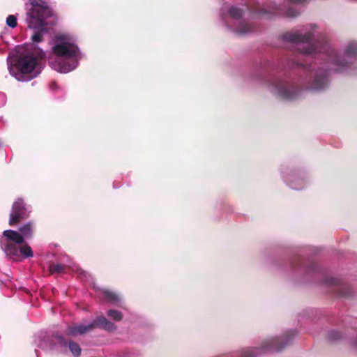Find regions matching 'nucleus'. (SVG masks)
Wrapping results in <instances>:
<instances>
[{"mask_svg":"<svg viewBox=\"0 0 357 357\" xmlns=\"http://www.w3.org/2000/svg\"><path fill=\"white\" fill-rule=\"evenodd\" d=\"M286 41L294 43L296 49L304 55H310L317 52H324V66L326 68L317 69L315 64L303 65L296 63V66H302V73L298 82L290 84L283 79H277L272 82L271 86L273 92L280 98L286 100L296 99L300 91L303 89L321 90L327 87L328 72L331 70L338 71L340 68L347 66V62L341 59L336 51L331 49L325 37L321 38L317 44H312L310 41L312 38V33L307 31L303 34L299 31L287 32L283 36Z\"/></svg>","mask_w":357,"mask_h":357,"instance_id":"obj_1","label":"nucleus"},{"mask_svg":"<svg viewBox=\"0 0 357 357\" xmlns=\"http://www.w3.org/2000/svg\"><path fill=\"white\" fill-rule=\"evenodd\" d=\"M29 4L28 26L33 30L31 40L40 43L43 40V35L47 33L46 20L52 15V11L44 0H31Z\"/></svg>","mask_w":357,"mask_h":357,"instance_id":"obj_2","label":"nucleus"},{"mask_svg":"<svg viewBox=\"0 0 357 357\" xmlns=\"http://www.w3.org/2000/svg\"><path fill=\"white\" fill-rule=\"evenodd\" d=\"M52 51L58 56H63L66 59H71L72 64H66L64 63V59H59V66L57 70L61 73H68L75 68L79 59V50L77 45L70 43H61L54 45Z\"/></svg>","mask_w":357,"mask_h":357,"instance_id":"obj_3","label":"nucleus"},{"mask_svg":"<svg viewBox=\"0 0 357 357\" xmlns=\"http://www.w3.org/2000/svg\"><path fill=\"white\" fill-rule=\"evenodd\" d=\"M296 335L294 331L287 332L282 340L281 337H275L267 340L264 342L262 347L259 348H248L242 351L241 357H255L260 350L266 351H280L285 346H287L290 340Z\"/></svg>","mask_w":357,"mask_h":357,"instance_id":"obj_4","label":"nucleus"},{"mask_svg":"<svg viewBox=\"0 0 357 357\" xmlns=\"http://www.w3.org/2000/svg\"><path fill=\"white\" fill-rule=\"evenodd\" d=\"M29 211L24 200L21 198L16 199L12 206V210L9 217V225L13 226L20 221L27 218Z\"/></svg>","mask_w":357,"mask_h":357,"instance_id":"obj_5","label":"nucleus"},{"mask_svg":"<svg viewBox=\"0 0 357 357\" xmlns=\"http://www.w3.org/2000/svg\"><path fill=\"white\" fill-rule=\"evenodd\" d=\"M37 65V59L32 54L28 53L18 57L15 67L21 73V76L33 73Z\"/></svg>","mask_w":357,"mask_h":357,"instance_id":"obj_6","label":"nucleus"},{"mask_svg":"<svg viewBox=\"0 0 357 357\" xmlns=\"http://www.w3.org/2000/svg\"><path fill=\"white\" fill-rule=\"evenodd\" d=\"M54 339L56 342L61 347H68L70 351L73 354L75 357H79L81 355V347L80 346L75 342L69 341L68 342L63 336L56 334L54 335Z\"/></svg>","mask_w":357,"mask_h":357,"instance_id":"obj_7","label":"nucleus"},{"mask_svg":"<svg viewBox=\"0 0 357 357\" xmlns=\"http://www.w3.org/2000/svg\"><path fill=\"white\" fill-rule=\"evenodd\" d=\"M91 325H93V330L96 328H100L105 331L112 332L116 329V325L108 321L103 316L96 317V318L91 323Z\"/></svg>","mask_w":357,"mask_h":357,"instance_id":"obj_8","label":"nucleus"},{"mask_svg":"<svg viewBox=\"0 0 357 357\" xmlns=\"http://www.w3.org/2000/svg\"><path fill=\"white\" fill-rule=\"evenodd\" d=\"M93 331V325L91 323L88 325L69 326L66 328V333L68 336H77L85 334Z\"/></svg>","mask_w":357,"mask_h":357,"instance_id":"obj_9","label":"nucleus"},{"mask_svg":"<svg viewBox=\"0 0 357 357\" xmlns=\"http://www.w3.org/2000/svg\"><path fill=\"white\" fill-rule=\"evenodd\" d=\"M3 235L6 236L10 242H13L15 244L21 245L24 243V238L21 234L13 230H6L3 231Z\"/></svg>","mask_w":357,"mask_h":357,"instance_id":"obj_10","label":"nucleus"},{"mask_svg":"<svg viewBox=\"0 0 357 357\" xmlns=\"http://www.w3.org/2000/svg\"><path fill=\"white\" fill-rule=\"evenodd\" d=\"M20 233L24 238H31L33 234V225L32 222H28L22 225L19 229Z\"/></svg>","mask_w":357,"mask_h":357,"instance_id":"obj_11","label":"nucleus"},{"mask_svg":"<svg viewBox=\"0 0 357 357\" xmlns=\"http://www.w3.org/2000/svg\"><path fill=\"white\" fill-rule=\"evenodd\" d=\"M345 55L351 58L357 57V43L350 42L347 45L345 49Z\"/></svg>","mask_w":357,"mask_h":357,"instance_id":"obj_12","label":"nucleus"},{"mask_svg":"<svg viewBox=\"0 0 357 357\" xmlns=\"http://www.w3.org/2000/svg\"><path fill=\"white\" fill-rule=\"evenodd\" d=\"M102 292L105 299L110 303H116L120 301L119 295L114 291L104 289L102 291Z\"/></svg>","mask_w":357,"mask_h":357,"instance_id":"obj_13","label":"nucleus"},{"mask_svg":"<svg viewBox=\"0 0 357 357\" xmlns=\"http://www.w3.org/2000/svg\"><path fill=\"white\" fill-rule=\"evenodd\" d=\"M6 252L10 256H18L20 248L15 243L8 242L6 245Z\"/></svg>","mask_w":357,"mask_h":357,"instance_id":"obj_14","label":"nucleus"},{"mask_svg":"<svg viewBox=\"0 0 357 357\" xmlns=\"http://www.w3.org/2000/svg\"><path fill=\"white\" fill-rule=\"evenodd\" d=\"M253 31L252 25L247 23L242 22L239 24L236 32L238 34L243 35L250 33Z\"/></svg>","mask_w":357,"mask_h":357,"instance_id":"obj_15","label":"nucleus"},{"mask_svg":"<svg viewBox=\"0 0 357 357\" xmlns=\"http://www.w3.org/2000/svg\"><path fill=\"white\" fill-rule=\"evenodd\" d=\"M68 267L66 265L63 264H51L49 266L50 271L51 274H53L54 273H66Z\"/></svg>","mask_w":357,"mask_h":357,"instance_id":"obj_16","label":"nucleus"},{"mask_svg":"<svg viewBox=\"0 0 357 357\" xmlns=\"http://www.w3.org/2000/svg\"><path fill=\"white\" fill-rule=\"evenodd\" d=\"M228 13H229V16L231 18L238 20L243 16V11L242 9H241L239 8H237L235 6H231L229 9Z\"/></svg>","mask_w":357,"mask_h":357,"instance_id":"obj_17","label":"nucleus"},{"mask_svg":"<svg viewBox=\"0 0 357 357\" xmlns=\"http://www.w3.org/2000/svg\"><path fill=\"white\" fill-rule=\"evenodd\" d=\"M107 314L108 317L116 321H119L123 319V314L116 310H109Z\"/></svg>","mask_w":357,"mask_h":357,"instance_id":"obj_18","label":"nucleus"},{"mask_svg":"<svg viewBox=\"0 0 357 357\" xmlns=\"http://www.w3.org/2000/svg\"><path fill=\"white\" fill-rule=\"evenodd\" d=\"M20 252L25 258L31 257L33 255V253L31 248L29 245H23L22 247H21L20 248Z\"/></svg>","mask_w":357,"mask_h":357,"instance_id":"obj_19","label":"nucleus"},{"mask_svg":"<svg viewBox=\"0 0 357 357\" xmlns=\"http://www.w3.org/2000/svg\"><path fill=\"white\" fill-rule=\"evenodd\" d=\"M6 24L11 28L16 27L17 25V17L13 15H8L6 18Z\"/></svg>","mask_w":357,"mask_h":357,"instance_id":"obj_20","label":"nucleus"},{"mask_svg":"<svg viewBox=\"0 0 357 357\" xmlns=\"http://www.w3.org/2000/svg\"><path fill=\"white\" fill-rule=\"evenodd\" d=\"M341 335L340 333L337 331H332L328 335V338L331 340H337L340 338Z\"/></svg>","mask_w":357,"mask_h":357,"instance_id":"obj_21","label":"nucleus"},{"mask_svg":"<svg viewBox=\"0 0 357 357\" xmlns=\"http://www.w3.org/2000/svg\"><path fill=\"white\" fill-rule=\"evenodd\" d=\"M328 282L331 284H334V285H336V284H338L339 282H340V280L336 279V278H331L328 280Z\"/></svg>","mask_w":357,"mask_h":357,"instance_id":"obj_22","label":"nucleus"},{"mask_svg":"<svg viewBox=\"0 0 357 357\" xmlns=\"http://www.w3.org/2000/svg\"><path fill=\"white\" fill-rule=\"evenodd\" d=\"M297 15V13H294L292 9L289 8L287 10V16L293 17Z\"/></svg>","mask_w":357,"mask_h":357,"instance_id":"obj_23","label":"nucleus"},{"mask_svg":"<svg viewBox=\"0 0 357 357\" xmlns=\"http://www.w3.org/2000/svg\"><path fill=\"white\" fill-rule=\"evenodd\" d=\"M290 1H292V2H296V3H298V2H303V1H305V0H290Z\"/></svg>","mask_w":357,"mask_h":357,"instance_id":"obj_24","label":"nucleus"},{"mask_svg":"<svg viewBox=\"0 0 357 357\" xmlns=\"http://www.w3.org/2000/svg\"><path fill=\"white\" fill-rule=\"evenodd\" d=\"M341 294H342V296H347V295L346 294L342 293Z\"/></svg>","mask_w":357,"mask_h":357,"instance_id":"obj_25","label":"nucleus"},{"mask_svg":"<svg viewBox=\"0 0 357 357\" xmlns=\"http://www.w3.org/2000/svg\"><path fill=\"white\" fill-rule=\"evenodd\" d=\"M36 74L37 73H36L33 76H31V78H33V77L36 76Z\"/></svg>","mask_w":357,"mask_h":357,"instance_id":"obj_26","label":"nucleus"},{"mask_svg":"<svg viewBox=\"0 0 357 357\" xmlns=\"http://www.w3.org/2000/svg\"><path fill=\"white\" fill-rule=\"evenodd\" d=\"M356 344L357 345V340H356Z\"/></svg>","mask_w":357,"mask_h":357,"instance_id":"obj_27","label":"nucleus"}]
</instances>
